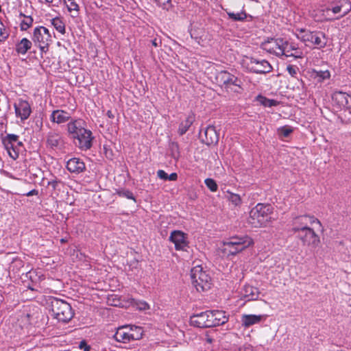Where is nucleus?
<instances>
[{
  "instance_id": "1",
  "label": "nucleus",
  "mask_w": 351,
  "mask_h": 351,
  "mask_svg": "<svg viewBox=\"0 0 351 351\" xmlns=\"http://www.w3.org/2000/svg\"><path fill=\"white\" fill-rule=\"evenodd\" d=\"M49 301V307L53 318L63 323H66L73 318L74 312L70 304L57 298H52Z\"/></svg>"
},
{
  "instance_id": "2",
  "label": "nucleus",
  "mask_w": 351,
  "mask_h": 351,
  "mask_svg": "<svg viewBox=\"0 0 351 351\" xmlns=\"http://www.w3.org/2000/svg\"><path fill=\"white\" fill-rule=\"evenodd\" d=\"M273 209L271 204H258L250 212L249 223L255 228L265 226L270 219L269 215L272 213Z\"/></svg>"
},
{
  "instance_id": "3",
  "label": "nucleus",
  "mask_w": 351,
  "mask_h": 351,
  "mask_svg": "<svg viewBox=\"0 0 351 351\" xmlns=\"http://www.w3.org/2000/svg\"><path fill=\"white\" fill-rule=\"evenodd\" d=\"M296 37L304 43L306 46L312 44L317 46L318 49L325 47L327 44L325 34L320 31H310L305 29H297Z\"/></svg>"
},
{
  "instance_id": "4",
  "label": "nucleus",
  "mask_w": 351,
  "mask_h": 351,
  "mask_svg": "<svg viewBox=\"0 0 351 351\" xmlns=\"http://www.w3.org/2000/svg\"><path fill=\"white\" fill-rule=\"evenodd\" d=\"M193 285L199 292L208 291L211 287V278L201 265H197L191 270Z\"/></svg>"
},
{
  "instance_id": "5",
  "label": "nucleus",
  "mask_w": 351,
  "mask_h": 351,
  "mask_svg": "<svg viewBox=\"0 0 351 351\" xmlns=\"http://www.w3.org/2000/svg\"><path fill=\"white\" fill-rule=\"evenodd\" d=\"M253 243L252 239L247 237H232L228 241L223 242V252L228 256L236 255Z\"/></svg>"
},
{
  "instance_id": "6",
  "label": "nucleus",
  "mask_w": 351,
  "mask_h": 351,
  "mask_svg": "<svg viewBox=\"0 0 351 351\" xmlns=\"http://www.w3.org/2000/svg\"><path fill=\"white\" fill-rule=\"evenodd\" d=\"M32 40L38 45L42 52H46L51 41V34L48 29L43 26L36 27L33 32Z\"/></svg>"
},
{
  "instance_id": "7",
  "label": "nucleus",
  "mask_w": 351,
  "mask_h": 351,
  "mask_svg": "<svg viewBox=\"0 0 351 351\" xmlns=\"http://www.w3.org/2000/svg\"><path fill=\"white\" fill-rule=\"evenodd\" d=\"M136 330H141L140 328L136 327L134 330L132 328L128 326H122L119 328L114 335V338L116 341L122 343H128L131 340L138 339L141 337L142 333H138Z\"/></svg>"
},
{
  "instance_id": "8",
  "label": "nucleus",
  "mask_w": 351,
  "mask_h": 351,
  "mask_svg": "<svg viewBox=\"0 0 351 351\" xmlns=\"http://www.w3.org/2000/svg\"><path fill=\"white\" fill-rule=\"evenodd\" d=\"M313 223H317L319 226H322L319 219L311 215H301L296 217L293 220V228L292 230L294 232H300L310 228V226Z\"/></svg>"
},
{
  "instance_id": "9",
  "label": "nucleus",
  "mask_w": 351,
  "mask_h": 351,
  "mask_svg": "<svg viewBox=\"0 0 351 351\" xmlns=\"http://www.w3.org/2000/svg\"><path fill=\"white\" fill-rule=\"evenodd\" d=\"M298 237L302 241L304 245L311 246L313 247H316L320 242L319 236L311 228L300 232L298 234Z\"/></svg>"
},
{
  "instance_id": "10",
  "label": "nucleus",
  "mask_w": 351,
  "mask_h": 351,
  "mask_svg": "<svg viewBox=\"0 0 351 351\" xmlns=\"http://www.w3.org/2000/svg\"><path fill=\"white\" fill-rule=\"evenodd\" d=\"M169 241L174 243L176 250L186 251L189 247L187 235L180 230H173L171 232Z\"/></svg>"
},
{
  "instance_id": "11",
  "label": "nucleus",
  "mask_w": 351,
  "mask_h": 351,
  "mask_svg": "<svg viewBox=\"0 0 351 351\" xmlns=\"http://www.w3.org/2000/svg\"><path fill=\"white\" fill-rule=\"evenodd\" d=\"M283 38H271L262 44V48L277 56H282Z\"/></svg>"
},
{
  "instance_id": "12",
  "label": "nucleus",
  "mask_w": 351,
  "mask_h": 351,
  "mask_svg": "<svg viewBox=\"0 0 351 351\" xmlns=\"http://www.w3.org/2000/svg\"><path fill=\"white\" fill-rule=\"evenodd\" d=\"M216 79L218 82L221 83L226 87L230 85H234L239 88L241 87V80L226 71H221L218 73Z\"/></svg>"
},
{
  "instance_id": "13",
  "label": "nucleus",
  "mask_w": 351,
  "mask_h": 351,
  "mask_svg": "<svg viewBox=\"0 0 351 351\" xmlns=\"http://www.w3.org/2000/svg\"><path fill=\"white\" fill-rule=\"evenodd\" d=\"M93 138L91 131L86 129L85 132H79L77 136L73 140L76 146L81 149L87 150L92 146Z\"/></svg>"
},
{
  "instance_id": "14",
  "label": "nucleus",
  "mask_w": 351,
  "mask_h": 351,
  "mask_svg": "<svg viewBox=\"0 0 351 351\" xmlns=\"http://www.w3.org/2000/svg\"><path fill=\"white\" fill-rule=\"evenodd\" d=\"M199 137L203 143L207 145H215L219 141V134L213 125H208L204 131L199 132Z\"/></svg>"
},
{
  "instance_id": "15",
  "label": "nucleus",
  "mask_w": 351,
  "mask_h": 351,
  "mask_svg": "<svg viewBox=\"0 0 351 351\" xmlns=\"http://www.w3.org/2000/svg\"><path fill=\"white\" fill-rule=\"evenodd\" d=\"M282 56L293 57L295 58H302L303 57L302 51L298 48L294 43H289L283 39V45L282 47Z\"/></svg>"
},
{
  "instance_id": "16",
  "label": "nucleus",
  "mask_w": 351,
  "mask_h": 351,
  "mask_svg": "<svg viewBox=\"0 0 351 351\" xmlns=\"http://www.w3.org/2000/svg\"><path fill=\"white\" fill-rule=\"evenodd\" d=\"M250 64L252 65L250 71L255 73H267L271 71L272 66L265 60H257L254 58H251Z\"/></svg>"
},
{
  "instance_id": "17",
  "label": "nucleus",
  "mask_w": 351,
  "mask_h": 351,
  "mask_svg": "<svg viewBox=\"0 0 351 351\" xmlns=\"http://www.w3.org/2000/svg\"><path fill=\"white\" fill-rule=\"evenodd\" d=\"M85 123L82 119H77L71 121L67 124V131L69 136L73 138L77 136L79 132H85L86 128H84Z\"/></svg>"
},
{
  "instance_id": "18",
  "label": "nucleus",
  "mask_w": 351,
  "mask_h": 351,
  "mask_svg": "<svg viewBox=\"0 0 351 351\" xmlns=\"http://www.w3.org/2000/svg\"><path fill=\"white\" fill-rule=\"evenodd\" d=\"M14 109L16 117H19L22 121L27 119L31 114L29 104L25 100H20L18 104H14Z\"/></svg>"
},
{
  "instance_id": "19",
  "label": "nucleus",
  "mask_w": 351,
  "mask_h": 351,
  "mask_svg": "<svg viewBox=\"0 0 351 351\" xmlns=\"http://www.w3.org/2000/svg\"><path fill=\"white\" fill-rule=\"evenodd\" d=\"M66 169L71 173L78 174L85 171L86 166L80 158H72L67 161Z\"/></svg>"
},
{
  "instance_id": "20",
  "label": "nucleus",
  "mask_w": 351,
  "mask_h": 351,
  "mask_svg": "<svg viewBox=\"0 0 351 351\" xmlns=\"http://www.w3.org/2000/svg\"><path fill=\"white\" fill-rule=\"evenodd\" d=\"M190 324L197 328H209L206 311L191 316Z\"/></svg>"
},
{
  "instance_id": "21",
  "label": "nucleus",
  "mask_w": 351,
  "mask_h": 351,
  "mask_svg": "<svg viewBox=\"0 0 351 351\" xmlns=\"http://www.w3.org/2000/svg\"><path fill=\"white\" fill-rule=\"evenodd\" d=\"M265 315H243L241 317L242 326L248 328L254 324L260 323L266 318Z\"/></svg>"
},
{
  "instance_id": "22",
  "label": "nucleus",
  "mask_w": 351,
  "mask_h": 351,
  "mask_svg": "<svg viewBox=\"0 0 351 351\" xmlns=\"http://www.w3.org/2000/svg\"><path fill=\"white\" fill-rule=\"evenodd\" d=\"M332 101L336 103L340 108L348 107V99H351V96L341 91L335 92L332 96Z\"/></svg>"
},
{
  "instance_id": "23",
  "label": "nucleus",
  "mask_w": 351,
  "mask_h": 351,
  "mask_svg": "<svg viewBox=\"0 0 351 351\" xmlns=\"http://www.w3.org/2000/svg\"><path fill=\"white\" fill-rule=\"evenodd\" d=\"M70 119V114L62 110H53L51 115V121L58 124L65 123Z\"/></svg>"
},
{
  "instance_id": "24",
  "label": "nucleus",
  "mask_w": 351,
  "mask_h": 351,
  "mask_svg": "<svg viewBox=\"0 0 351 351\" xmlns=\"http://www.w3.org/2000/svg\"><path fill=\"white\" fill-rule=\"evenodd\" d=\"M259 291L258 288L250 286L245 285L243 289V296L247 301L250 300H256L258 298Z\"/></svg>"
},
{
  "instance_id": "25",
  "label": "nucleus",
  "mask_w": 351,
  "mask_h": 351,
  "mask_svg": "<svg viewBox=\"0 0 351 351\" xmlns=\"http://www.w3.org/2000/svg\"><path fill=\"white\" fill-rule=\"evenodd\" d=\"M47 143L51 148L58 147L62 143V139L59 134L51 132L47 135Z\"/></svg>"
},
{
  "instance_id": "26",
  "label": "nucleus",
  "mask_w": 351,
  "mask_h": 351,
  "mask_svg": "<svg viewBox=\"0 0 351 351\" xmlns=\"http://www.w3.org/2000/svg\"><path fill=\"white\" fill-rule=\"evenodd\" d=\"M194 121H195L194 115L193 114H189L186 118V119L180 124V126L178 128L179 134L181 136L184 134L188 131L189 128L191 126V125L193 124Z\"/></svg>"
},
{
  "instance_id": "27",
  "label": "nucleus",
  "mask_w": 351,
  "mask_h": 351,
  "mask_svg": "<svg viewBox=\"0 0 351 351\" xmlns=\"http://www.w3.org/2000/svg\"><path fill=\"white\" fill-rule=\"evenodd\" d=\"M32 42L27 38H24L19 43L16 44V51L19 54L24 55L32 47Z\"/></svg>"
},
{
  "instance_id": "28",
  "label": "nucleus",
  "mask_w": 351,
  "mask_h": 351,
  "mask_svg": "<svg viewBox=\"0 0 351 351\" xmlns=\"http://www.w3.org/2000/svg\"><path fill=\"white\" fill-rule=\"evenodd\" d=\"M214 317L216 322V326L226 324L228 321V317L226 312L223 311L214 310Z\"/></svg>"
},
{
  "instance_id": "29",
  "label": "nucleus",
  "mask_w": 351,
  "mask_h": 351,
  "mask_svg": "<svg viewBox=\"0 0 351 351\" xmlns=\"http://www.w3.org/2000/svg\"><path fill=\"white\" fill-rule=\"evenodd\" d=\"M256 100L265 107L276 106L279 104V102L278 101L267 99L262 95L257 96Z\"/></svg>"
},
{
  "instance_id": "30",
  "label": "nucleus",
  "mask_w": 351,
  "mask_h": 351,
  "mask_svg": "<svg viewBox=\"0 0 351 351\" xmlns=\"http://www.w3.org/2000/svg\"><path fill=\"white\" fill-rule=\"evenodd\" d=\"M51 25L60 34H64L65 33V25L64 22L59 17H56L51 20Z\"/></svg>"
},
{
  "instance_id": "31",
  "label": "nucleus",
  "mask_w": 351,
  "mask_h": 351,
  "mask_svg": "<svg viewBox=\"0 0 351 351\" xmlns=\"http://www.w3.org/2000/svg\"><path fill=\"white\" fill-rule=\"evenodd\" d=\"M66 7L69 12H73V14H72L73 17H76L78 15L80 7L75 0H69L66 3Z\"/></svg>"
},
{
  "instance_id": "32",
  "label": "nucleus",
  "mask_w": 351,
  "mask_h": 351,
  "mask_svg": "<svg viewBox=\"0 0 351 351\" xmlns=\"http://www.w3.org/2000/svg\"><path fill=\"white\" fill-rule=\"evenodd\" d=\"M225 11L228 15L229 19H232L234 21H243L247 17V14L245 12L234 14V12L228 11L226 9L225 10Z\"/></svg>"
},
{
  "instance_id": "33",
  "label": "nucleus",
  "mask_w": 351,
  "mask_h": 351,
  "mask_svg": "<svg viewBox=\"0 0 351 351\" xmlns=\"http://www.w3.org/2000/svg\"><path fill=\"white\" fill-rule=\"evenodd\" d=\"M20 16L25 17V19H23L21 21L20 26H21V29L22 31H25L32 25L34 20L32 16H27L25 14H23V13H21Z\"/></svg>"
},
{
  "instance_id": "34",
  "label": "nucleus",
  "mask_w": 351,
  "mask_h": 351,
  "mask_svg": "<svg viewBox=\"0 0 351 351\" xmlns=\"http://www.w3.org/2000/svg\"><path fill=\"white\" fill-rule=\"evenodd\" d=\"M158 6L162 9L169 11L172 8L171 0H153Z\"/></svg>"
},
{
  "instance_id": "35",
  "label": "nucleus",
  "mask_w": 351,
  "mask_h": 351,
  "mask_svg": "<svg viewBox=\"0 0 351 351\" xmlns=\"http://www.w3.org/2000/svg\"><path fill=\"white\" fill-rule=\"evenodd\" d=\"M117 194L120 197H126L127 199H132L136 202V199L133 193L130 190L120 189L117 190Z\"/></svg>"
},
{
  "instance_id": "36",
  "label": "nucleus",
  "mask_w": 351,
  "mask_h": 351,
  "mask_svg": "<svg viewBox=\"0 0 351 351\" xmlns=\"http://www.w3.org/2000/svg\"><path fill=\"white\" fill-rule=\"evenodd\" d=\"M227 198L234 206H239L241 203V198L238 194L228 192Z\"/></svg>"
},
{
  "instance_id": "37",
  "label": "nucleus",
  "mask_w": 351,
  "mask_h": 351,
  "mask_svg": "<svg viewBox=\"0 0 351 351\" xmlns=\"http://www.w3.org/2000/svg\"><path fill=\"white\" fill-rule=\"evenodd\" d=\"M171 155L174 158L178 160L180 157L179 145L178 143L172 142L170 144Z\"/></svg>"
},
{
  "instance_id": "38",
  "label": "nucleus",
  "mask_w": 351,
  "mask_h": 351,
  "mask_svg": "<svg viewBox=\"0 0 351 351\" xmlns=\"http://www.w3.org/2000/svg\"><path fill=\"white\" fill-rule=\"evenodd\" d=\"M49 186H51L53 191H60L61 186H64V183L58 179L52 180L51 181H49L47 183Z\"/></svg>"
},
{
  "instance_id": "39",
  "label": "nucleus",
  "mask_w": 351,
  "mask_h": 351,
  "mask_svg": "<svg viewBox=\"0 0 351 351\" xmlns=\"http://www.w3.org/2000/svg\"><path fill=\"white\" fill-rule=\"evenodd\" d=\"M19 136L16 134H8L6 139L4 140V144L7 149H9V145L11 143H16L18 141Z\"/></svg>"
},
{
  "instance_id": "40",
  "label": "nucleus",
  "mask_w": 351,
  "mask_h": 351,
  "mask_svg": "<svg viewBox=\"0 0 351 351\" xmlns=\"http://www.w3.org/2000/svg\"><path fill=\"white\" fill-rule=\"evenodd\" d=\"M293 132V129L289 126H283L278 130V134L283 137H288Z\"/></svg>"
},
{
  "instance_id": "41",
  "label": "nucleus",
  "mask_w": 351,
  "mask_h": 351,
  "mask_svg": "<svg viewBox=\"0 0 351 351\" xmlns=\"http://www.w3.org/2000/svg\"><path fill=\"white\" fill-rule=\"evenodd\" d=\"M206 186L213 192L217 190L218 186L216 182L212 178H206L204 181Z\"/></svg>"
},
{
  "instance_id": "42",
  "label": "nucleus",
  "mask_w": 351,
  "mask_h": 351,
  "mask_svg": "<svg viewBox=\"0 0 351 351\" xmlns=\"http://www.w3.org/2000/svg\"><path fill=\"white\" fill-rule=\"evenodd\" d=\"M206 316L208 317V322L209 328L216 326V320L215 319L213 311H206Z\"/></svg>"
},
{
  "instance_id": "43",
  "label": "nucleus",
  "mask_w": 351,
  "mask_h": 351,
  "mask_svg": "<svg viewBox=\"0 0 351 351\" xmlns=\"http://www.w3.org/2000/svg\"><path fill=\"white\" fill-rule=\"evenodd\" d=\"M298 70V68L293 65H288L287 67V71H288L289 74L293 77H296Z\"/></svg>"
},
{
  "instance_id": "44",
  "label": "nucleus",
  "mask_w": 351,
  "mask_h": 351,
  "mask_svg": "<svg viewBox=\"0 0 351 351\" xmlns=\"http://www.w3.org/2000/svg\"><path fill=\"white\" fill-rule=\"evenodd\" d=\"M23 266V261L20 259L14 260L10 266V269L14 271L15 267L19 268Z\"/></svg>"
},
{
  "instance_id": "45",
  "label": "nucleus",
  "mask_w": 351,
  "mask_h": 351,
  "mask_svg": "<svg viewBox=\"0 0 351 351\" xmlns=\"http://www.w3.org/2000/svg\"><path fill=\"white\" fill-rule=\"evenodd\" d=\"M8 152H9L10 156L12 158L16 159V158L18 157L19 154H18V153L15 151V149H14V143H11V144H10V145H9V149H8Z\"/></svg>"
},
{
  "instance_id": "46",
  "label": "nucleus",
  "mask_w": 351,
  "mask_h": 351,
  "mask_svg": "<svg viewBox=\"0 0 351 351\" xmlns=\"http://www.w3.org/2000/svg\"><path fill=\"white\" fill-rule=\"evenodd\" d=\"M157 175L160 179L167 180L168 174L164 170H158Z\"/></svg>"
},
{
  "instance_id": "47",
  "label": "nucleus",
  "mask_w": 351,
  "mask_h": 351,
  "mask_svg": "<svg viewBox=\"0 0 351 351\" xmlns=\"http://www.w3.org/2000/svg\"><path fill=\"white\" fill-rule=\"evenodd\" d=\"M317 75L320 77H322V79H327V78H329L330 75V73L328 71H319L317 74Z\"/></svg>"
},
{
  "instance_id": "48",
  "label": "nucleus",
  "mask_w": 351,
  "mask_h": 351,
  "mask_svg": "<svg viewBox=\"0 0 351 351\" xmlns=\"http://www.w3.org/2000/svg\"><path fill=\"white\" fill-rule=\"evenodd\" d=\"M149 308V306L148 304L146 303L145 302H141L138 304V308H139L140 310H146L148 309Z\"/></svg>"
},
{
  "instance_id": "49",
  "label": "nucleus",
  "mask_w": 351,
  "mask_h": 351,
  "mask_svg": "<svg viewBox=\"0 0 351 351\" xmlns=\"http://www.w3.org/2000/svg\"><path fill=\"white\" fill-rule=\"evenodd\" d=\"M80 348L84 349V351H88L90 346L87 345L85 341H82L80 343Z\"/></svg>"
},
{
  "instance_id": "50",
  "label": "nucleus",
  "mask_w": 351,
  "mask_h": 351,
  "mask_svg": "<svg viewBox=\"0 0 351 351\" xmlns=\"http://www.w3.org/2000/svg\"><path fill=\"white\" fill-rule=\"evenodd\" d=\"M342 5L333 7L331 10L334 14L339 13L341 11Z\"/></svg>"
},
{
  "instance_id": "51",
  "label": "nucleus",
  "mask_w": 351,
  "mask_h": 351,
  "mask_svg": "<svg viewBox=\"0 0 351 351\" xmlns=\"http://www.w3.org/2000/svg\"><path fill=\"white\" fill-rule=\"evenodd\" d=\"M177 178H178V175L176 173H172L167 177V180H171V181H175L177 180Z\"/></svg>"
},
{
  "instance_id": "52",
  "label": "nucleus",
  "mask_w": 351,
  "mask_h": 351,
  "mask_svg": "<svg viewBox=\"0 0 351 351\" xmlns=\"http://www.w3.org/2000/svg\"><path fill=\"white\" fill-rule=\"evenodd\" d=\"M38 194V191L36 189H33L30 191H29L27 193H25L24 195H26L27 197L32 196V195H37Z\"/></svg>"
},
{
  "instance_id": "53",
  "label": "nucleus",
  "mask_w": 351,
  "mask_h": 351,
  "mask_svg": "<svg viewBox=\"0 0 351 351\" xmlns=\"http://www.w3.org/2000/svg\"><path fill=\"white\" fill-rule=\"evenodd\" d=\"M351 10V4L348 3V8H346L344 11L343 14L341 16V17H343L346 16L350 11Z\"/></svg>"
},
{
  "instance_id": "54",
  "label": "nucleus",
  "mask_w": 351,
  "mask_h": 351,
  "mask_svg": "<svg viewBox=\"0 0 351 351\" xmlns=\"http://www.w3.org/2000/svg\"><path fill=\"white\" fill-rule=\"evenodd\" d=\"M106 114L110 119H113L114 117V114L112 113V112L111 110H108Z\"/></svg>"
},
{
  "instance_id": "55",
  "label": "nucleus",
  "mask_w": 351,
  "mask_h": 351,
  "mask_svg": "<svg viewBox=\"0 0 351 351\" xmlns=\"http://www.w3.org/2000/svg\"><path fill=\"white\" fill-rule=\"evenodd\" d=\"M0 35L4 39H5L8 37V34L4 35V34L3 33V32L1 30H0Z\"/></svg>"
},
{
  "instance_id": "56",
  "label": "nucleus",
  "mask_w": 351,
  "mask_h": 351,
  "mask_svg": "<svg viewBox=\"0 0 351 351\" xmlns=\"http://www.w3.org/2000/svg\"><path fill=\"white\" fill-rule=\"evenodd\" d=\"M152 45L155 47H157L158 46V43H157V40L156 39H154V40H152Z\"/></svg>"
},
{
  "instance_id": "57",
  "label": "nucleus",
  "mask_w": 351,
  "mask_h": 351,
  "mask_svg": "<svg viewBox=\"0 0 351 351\" xmlns=\"http://www.w3.org/2000/svg\"><path fill=\"white\" fill-rule=\"evenodd\" d=\"M17 145H19V146H22L23 145V143L21 142V141H17Z\"/></svg>"
},
{
  "instance_id": "58",
  "label": "nucleus",
  "mask_w": 351,
  "mask_h": 351,
  "mask_svg": "<svg viewBox=\"0 0 351 351\" xmlns=\"http://www.w3.org/2000/svg\"><path fill=\"white\" fill-rule=\"evenodd\" d=\"M348 113H349V114H350V115H351V110L349 111V112H348ZM348 120L350 121V122H351V117H348Z\"/></svg>"
},
{
  "instance_id": "59",
  "label": "nucleus",
  "mask_w": 351,
  "mask_h": 351,
  "mask_svg": "<svg viewBox=\"0 0 351 351\" xmlns=\"http://www.w3.org/2000/svg\"><path fill=\"white\" fill-rule=\"evenodd\" d=\"M45 1L47 2V3H51V2L53 1V0H45Z\"/></svg>"
},
{
  "instance_id": "60",
  "label": "nucleus",
  "mask_w": 351,
  "mask_h": 351,
  "mask_svg": "<svg viewBox=\"0 0 351 351\" xmlns=\"http://www.w3.org/2000/svg\"><path fill=\"white\" fill-rule=\"evenodd\" d=\"M106 157H108V155H110V153H107V152H106Z\"/></svg>"
},
{
  "instance_id": "61",
  "label": "nucleus",
  "mask_w": 351,
  "mask_h": 351,
  "mask_svg": "<svg viewBox=\"0 0 351 351\" xmlns=\"http://www.w3.org/2000/svg\"><path fill=\"white\" fill-rule=\"evenodd\" d=\"M106 157H108V155H110V153H107V152H106Z\"/></svg>"
},
{
  "instance_id": "62",
  "label": "nucleus",
  "mask_w": 351,
  "mask_h": 351,
  "mask_svg": "<svg viewBox=\"0 0 351 351\" xmlns=\"http://www.w3.org/2000/svg\"><path fill=\"white\" fill-rule=\"evenodd\" d=\"M63 1H64V2L65 3H66V2H67L69 0H63Z\"/></svg>"
}]
</instances>
